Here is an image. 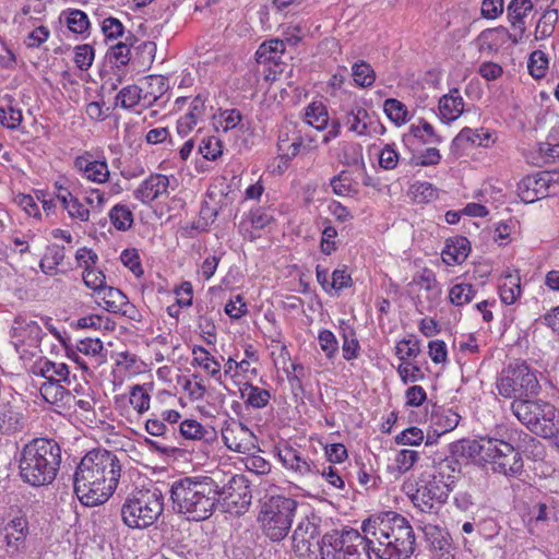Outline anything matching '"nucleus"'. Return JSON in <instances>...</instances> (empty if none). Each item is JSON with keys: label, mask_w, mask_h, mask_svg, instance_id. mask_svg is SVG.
I'll list each match as a JSON object with an SVG mask.
<instances>
[{"label": "nucleus", "mask_w": 559, "mask_h": 559, "mask_svg": "<svg viewBox=\"0 0 559 559\" xmlns=\"http://www.w3.org/2000/svg\"><path fill=\"white\" fill-rule=\"evenodd\" d=\"M499 294L503 304H514L521 295L520 277L518 275L507 274L499 285Z\"/></svg>", "instance_id": "nucleus-41"}, {"label": "nucleus", "mask_w": 559, "mask_h": 559, "mask_svg": "<svg viewBox=\"0 0 559 559\" xmlns=\"http://www.w3.org/2000/svg\"><path fill=\"white\" fill-rule=\"evenodd\" d=\"M414 283L427 293V298L430 301H436L440 297L441 288L431 270L425 269L420 275L414 278Z\"/></svg>", "instance_id": "nucleus-43"}, {"label": "nucleus", "mask_w": 559, "mask_h": 559, "mask_svg": "<svg viewBox=\"0 0 559 559\" xmlns=\"http://www.w3.org/2000/svg\"><path fill=\"white\" fill-rule=\"evenodd\" d=\"M476 290L472 284H455L449 293L450 301L455 306H464L473 300Z\"/></svg>", "instance_id": "nucleus-49"}, {"label": "nucleus", "mask_w": 559, "mask_h": 559, "mask_svg": "<svg viewBox=\"0 0 559 559\" xmlns=\"http://www.w3.org/2000/svg\"><path fill=\"white\" fill-rule=\"evenodd\" d=\"M366 545L356 530L332 531L317 542L321 559H371Z\"/></svg>", "instance_id": "nucleus-8"}, {"label": "nucleus", "mask_w": 559, "mask_h": 559, "mask_svg": "<svg viewBox=\"0 0 559 559\" xmlns=\"http://www.w3.org/2000/svg\"><path fill=\"white\" fill-rule=\"evenodd\" d=\"M219 501L228 508H235L237 513L245 512L251 504V489L243 475H234L224 486L218 485Z\"/></svg>", "instance_id": "nucleus-12"}, {"label": "nucleus", "mask_w": 559, "mask_h": 559, "mask_svg": "<svg viewBox=\"0 0 559 559\" xmlns=\"http://www.w3.org/2000/svg\"><path fill=\"white\" fill-rule=\"evenodd\" d=\"M460 415L452 409H440L431 415V426L438 436L452 431L460 421Z\"/></svg>", "instance_id": "nucleus-33"}, {"label": "nucleus", "mask_w": 559, "mask_h": 559, "mask_svg": "<svg viewBox=\"0 0 559 559\" xmlns=\"http://www.w3.org/2000/svg\"><path fill=\"white\" fill-rule=\"evenodd\" d=\"M395 350L402 362L408 361L409 358H416L419 355V341L416 338H404L396 344Z\"/></svg>", "instance_id": "nucleus-58"}, {"label": "nucleus", "mask_w": 559, "mask_h": 559, "mask_svg": "<svg viewBox=\"0 0 559 559\" xmlns=\"http://www.w3.org/2000/svg\"><path fill=\"white\" fill-rule=\"evenodd\" d=\"M383 109L388 118L395 124L400 126L406 122L408 111L402 102L395 98H388L384 100Z\"/></svg>", "instance_id": "nucleus-51"}, {"label": "nucleus", "mask_w": 559, "mask_h": 559, "mask_svg": "<svg viewBox=\"0 0 559 559\" xmlns=\"http://www.w3.org/2000/svg\"><path fill=\"white\" fill-rule=\"evenodd\" d=\"M133 36L126 38V41L118 43L112 49V57L120 66H126L133 59V50L131 47Z\"/></svg>", "instance_id": "nucleus-62"}, {"label": "nucleus", "mask_w": 559, "mask_h": 559, "mask_svg": "<svg viewBox=\"0 0 559 559\" xmlns=\"http://www.w3.org/2000/svg\"><path fill=\"white\" fill-rule=\"evenodd\" d=\"M121 475L122 463L116 453L94 449L76 466L73 476L74 492L82 504L100 506L114 495Z\"/></svg>", "instance_id": "nucleus-1"}, {"label": "nucleus", "mask_w": 559, "mask_h": 559, "mask_svg": "<svg viewBox=\"0 0 559 559\" xmlns=\"http://www.w3.org/2000/svg\"><path fill=\"white\" fill-rule=\"evenodd\" d=\"M170 500L175 513L188 521L207 520L219 502L218 483L210 476H188L170 485Z\"/></svg>", "instance_id": "nucleus-3"}, {"label": "nucleus", "mask_w": 559, "mask_h": 559, "mask_svg": "<svg viewBox=\"0 0 559 559\" xmlns=\"http://www.w3.org/2000/svg\"><path fill=\"white\" fill-rule=\"evenodd\" d=\"M34 373L45 378L46 382H69V367L63 362H53L45 359L36 362Z\"/></svg>", "instance_id": "nucleus-22"}, {"label": "nucleus", "mask_w": 559, "mask_h": 559, "mask_svg": "<svg viewBox=\"0 0 559 559\" xmlns=\"http://www.w3.org/2000/svg\"><path fill=\"white\" fill-rule=\"evenodd\" d=\"M285 51V41L282 39H271L260 45L255 52L257 61L259 64L275 63Z\"/></svg>", "instance_id": "nucleus-37"}, {"label": "nucleus", "mask_w": 559, "mask_h": 559, "mask_svg": "<svg viewBox=\"0 0 559 559\" xmlns=\"http://www.w3.org/2000/svg\"><path fill=\"white\" fill-rule=\"evenodd\" d=\"M522 38L519 37V31L510 33L506 27L499 26L496 28H488L480 33L478 36L479 50H497L499 46L503 45L507 40L513 44H519Z\"/></svg>", "instance_id": "nucleus-20"}, {"label": "nucleus", "mask_w": 559, "mask_h": 559, "mask_svg": "<svg viewBox=\"0 0 559 559\" xmlns=\"http://www.w3.org/2000/svg\"><path fill=\"white\" fill-rule=\"evenodd\" d=\"M131 47L133 50L132 62L139 67H150L154 62L156 55V44L154 41H140L133 37Z\"/></svg>", "instance_id": "nucleus-36"}, {"label": "nucleus", "mask_w": 559, "mask_h": 559, "mask_svg": "<svg viewBox=\"0 0 559 559\" xmlns=\"http://www.w3.org/2000/svg\"><path fill=\"white\" fill-rule=\"evenodd\" d=\"M222 438L225 445L235 452L247 453L250 450L253 432L236 419L226 421L222 428Z\"/></svg>", "instance_id": "nucleus-16"}, {"label": "nucleus", "mask_w": 559, "mask_h": 559, "mask_svg": "<svg viewBox=\"0 0 559 559\" xmlns=\"http://www.w3.org/2000/svg\"><path fill=\"white\" fill-rule=\"evenodd\" d=\"M471 251V242L466 237L460 236L447 241L442 251V260L448 265L461 264Z\"/></svg>", "instance_id": "nucleus-25"}, {"label": "nucleus", "mask_w": 559, "mask_h": 559, "mask_svg": "<svg viewBox=\"0 0 559 559\" xmlns=\"http://www.w3.org/2000/svg\"><path fill=\"white\" fill-rule=\"evenodd\" d=\"M297 507L295 499L282 495L265 500L258 515L263 534L273 542L283 540L292 528Z\"/></svg>", "instance_id": "nucleus-7"}, {"label": "nucleus", "mask_w": 559, "mask_h": 559, "mask_svg": "<svg viewBox=\"0 0 559 559\" xmlns=\"http://www.w3.org/2000/svg\"><path fill=\"white\" fill-rule=\"evenodd\" d=\"M129 401L133 408L140 414H143L150 408L151 397L146 390L140 384H135L131 388Z\"/></svg>", "instance_id": "nucleus-57"}, {"label": "nucleus", "mask_w": 559, "mask_h": 559, "mask_svg": "<svg viewBox=\"0 0 559 559\" xmlns=\"http://www.w3.org/2000/svg\"><path fill=\"white\" fill-rule=\"evenodd\" d=\"M340 329L342 330V350L344 359L352 360L357 358L360 346L358 340L355 336V331L344 321L341 323Z\"/></svg>", "instance_id": "nucleus-45"}, {"label": "nucleus", "mask_w": 559, "mask_h": 559, "mask_svg": "<svg viewBox=\"0 0 559 559\" xmlns=\"http://www.w3.org/2000/svg\"><path fill=\"white\" fill-rule=\"evenodd\" d=\"M72 219L87 222L90 219V210L78 198L73 197L62 206Z\"/></svg>", "instance_id": "nucleus-64"}, {"label": "nucleus", "mask_w": 559, "mask_h": 559, "mask_svg": "<svg viewBox=\"0 0 559 559\" xmlns=\"http://www.w3.org/2000/svg\"><path fill=\"white\" fill-rule=\"evenodd\" d=\"M533 10L531 0H511L507 8L508 20L513 31H519V37L523 38L525 33V17Z\"/></svg>", "instance_id": "nucleus-24"}, {"label": "nucleus", "mask_w": 559, "mask_h": 559, "mask_svg": "<svg viewBox=\"0 0 559 559\" xmlns=\"http://www.w3.org/2000/svg\"><path fill=\"white\" fill-rule=\"evenodd\" d=\"M24 428V416L11 405L0 408V429L5 433H14Z\"/></svg>", "instance_id": "nucleus-34"}, {"label": "nucleus", "mask_w": 559, "mask_h": 559, "mask_svg": "<svg viewBox=\"0 0 559 559\" xmlns=\"http://www.w3.org/2000/svg\"><path fill=\"white\" fill-rule=\"evenodd\" d=\"M497 388L500 395L518 400L536 396L539 393L540 384L535 370L525 361H515L503 369Z\"/></svg>", "instance_id": "nucleus-9"}, {"label": "nucleus", "mask_w": 559, "mask_h": 559, "mask_svg": "<svg viewBox=\"0 0 559 559\" xmlns=\"http://www.w3.org/2000/svg\"><path fill=\"white\" fill-rule=\"evenodd\" d=\"M492 471L508 477H514L521 474L523 471V459L521 453L516 451V456H502L499 462H496V465H492Z\"/></svg>", "instance_id": "nucleus-42"}, {"label": "nucleus", "mask_w": 559, "mask_h": 559, "mask_svg": "<svg viewBox=\"0 0 559 559\" xmlns=\"http://www.w3.org/2000/svg\"><path fill=\"white\" fill-rule=\"evenodd\" d=\"M491 139V133L484 129L463 128L452 141V150L460 148L464 143H471L478 146H488Z\"/></svg>", "instance_id": "nucleus-28"}, {"label": "nucleus", "mask_w": 559, "mask_h": 559, "mask_svg": "<svg viewBox=\"0 0 559 559\" xmlns=\"http://www.w3.org/2000/svg\"><path fill=\"white\" fill-rule=\"evenodd\" d=\"M457 467L459 463L452 459L440 462L433 474L427 480H423L416 492L412 495L414 506L421 512L428 513L432 511L435 502L443 504L455 487L460 473Z\"/></svg>", "instance_id": "nucleus-6"}, {"label": "nucleus", "mask_w": 559, "mask_h": 559, "mask_svg": "<svg viewBox=\"0 0 559 559\" xmlns=\"http://www.w3.org/2000/svg\"><path fill=\"white\" fill-rule=\"evenodd\" d=\"M169 90L168 78L164 75H151L147 78V90L143 96L150 103L156 102Z\"/></svg>", "instance_id": "nucleus-46"}, {"label": "nucleus", "mask_w": 559, "mask_h": 559, "mask_svg": "<svg viewBox=\"0 0 559 559\" xmlns=\"http://www.w3.org/2000/svg\"><path fill=\"white\" fill-rule=\"evenodd\" d=\"M345 123L348 124L349 131L359 136L370 134V115L364 107L355 106L352 108L346 115Z\"/></svg>", "instance_id": "nucleus-31"}, {"label": "nucleus", "mask_w": 559, "mask_h": 559, "mask_svg": "<svg viewBox=\"0 0 559 559\" xmlns=\"http://www.w3.org/2000/svg\"><path fill=\"white\" fill-rule=\"evenodd\" d=\"M45 333L37 323L27 316H17L12 324V338L16 344H26L29 347H37Z\"/></svg>", "instance_id": "nucleus-17"}, {"label": "nucleus", "mask_w": 559, "mask_h": 559, "mask_svg": "<svg viewBox=\"0 0 559 559\" xmlns=\"http://www.w3.org/2000/svg\"><path fill=\"white\" fill-rule=\"evenodd\" d=\"M164 511V495L157 487L132 491L121 506V520L132 530L152 526Z\"/></svg>", "instance_id": "nucleus-5"}, {"label": "nucleus", "mask_w": 559, "mask_h": 559, "mask_svg": "<svg viewBox=\"0 0 559 559\" xmlns=\"http://www.w3.org/2000/svg\"><path fill=\"white\" fill-rule=\"evenodd\" d=\"M418 460V452L414 450H402L400 451L394 460V465L391 466L397 474H404L408 472Z\"/></svg>", "instance_id": "nucleus-56"}, {"label": "nucleus", "mask_w": 559, "mask_h": 559, "mask_svg": "<svg viewBox=\"0 0 559 559\" xmlns=\"http://www.w3.org/2000/svg\"><path fill=\"white\" fill-rule=\"evenodd\" d=\"M368 554L378 559H408L415 551V533L408 520L394 511L370 515L361 524Z\"/></svg>", "instance_id": "nucleus-2"}, {"label": "nucleus", "mask_w": 559, "mask_h": 559, "mask_svg": "<svg viewBox=\"0 0 559 559\" xmlns=\"http://www.w3.org/2000/svg\"><path fill=\"white\" fill-rule=\"evenodd\" d=\"M282 465L298 477L311 479L319 475L320 467L298 449L285 444L276 449Z\"/></svg>", "instance_id": "nucleus-13"}, {"label": "nucleus", "mask_w": 559, "mask_h": 559, "mask_svg": "<svg viewBox=\"0 0 559 559\" xmlns=\"http://www.w3.org/2000/svg\"><path fill=\"white\" fill-rule=\"evenodd\" d=\"M511 409L518 420L534 433L535 411L537 409L536 400L528 397L514 400L511 404Z\"/></svg>", "instance_id": "nucleus-29"}, {"label": "nucleus", "mask_w": 559, "mask_h": 559, "mask_svg": "<svg viewBox=\"0 0 559 559\" xmlns=\"http://www.w3.org/2000/svg\"><path fill=\"white\" fill-rule=\"evenodd\" d=\"M199 152L204 158L215 160L223 154V143L214 135L203 138L199 145Z\"/></svg>", "instance_id": "nucleus-53"}, {"label": "nucleus", "mask_w": 559, "mask_h": 559, "mask_svg": "<svg viewBox=\"0 0 559 559\" xmlns=\"http://www.w3.org/2000/svg\"><path fill=\"white\" fill-rule=\"evenodd\" d=\"M313 140L311 138L306 142L302 135H297L293 142L288 145V148H285V144H287L286 140L277 141V151L280 152V157L285 159L286 162L296 157L299 153H309L314 148Z\"/></svg>", "instance_id": "nucleus-32"}, {"label": "nucleus", "mask_w": 559, "mask_h": 559, "mask_svg": "<svg viewBox=\"0 0 559 559\" xmlns=\"http://www.w3.org/2000/svg\"><path fill=\"white\" fill-rule=\"evenodd\" d=\"M321 518L311 513L302 518L293 532V547L299 556L306 557L313 554V548H318L317 542L321 534Z\"/></svg>", "instance_id": "nucleus-11"}, {"label": "nucleus", "mask_w": 559, "mask_h": 559, "mask_svg": "<svg viewBox=\"0 0 559 559\" xmlns=\"http://www.w3.org/2000/svg\"><path fill=\"white\" fill-rule=\"evenodd\" d=\"M28 533L27 521L24 518H15L5 526V543L12 550H17L24 543Z\"/></svg>", "instance_id": "nucleus-30"}, {"label": "nucleus", "mask_w": 559, "mask_h": 559, "mask_svg": "<svg viewBox=\"0 0 559 559\" xmlns=\"http://www.w3.org/2000/svg\"><path fill=\"white\" fill-rule=\"evenodd\" d=\"M305 119L309 126L317 130H323L329 122L328 110L322 103H311L306 108Z\"/></svg>", "instance_id": "nucleus-44"}, {"label": "nucleus", "mask_w": 559, "mask_h": 559, "mask_svg": "<svg viewBox=\"0 0 559 559\" xmlns=\"http://www.w3.org/2000/svg\"><path fill=\"white\" fill-rule=\"evenodd\" d=\"M352 75L355 83L361 87L371 86L376 80V73L372 67L365 61H359L353 64Z\"/></svg>", "instance_id": "nucleus-48"}, {"label": "nucleus", "mask_w": 559, "mask_h": 559, "mask_svg": "<svg viewBox=\"0 0 559 559\" xmlns=\"http://www.w3.org/2000/svg\"><path fill=\"white\" fill-rule=\"evenodd\" d=\"M179 431L185 439L200 440L212 443L216 440V430L211 426H203L195 419H186L180 424Z\"/></svg>", "instance_id": "nucleus-26"}, {"label": "nucleus", "mask_w": 559, "mask_h": 559, "mask_svg": "<svg viewBox=\"0 0 559 559\" xmlns=\"http://www.w3.org/2000/svg\"><path fill=\"white\" fill-rule=\"evenodd\" d=\"M455 452L463 455L475 456L485 464L496 465L502 456H516L514 447L501 439L483 437L479 440H462L455 445Z\"/></svg>", "instance_id": "nucleus-10"}, {"label": "nucleus", "mask_w": 559, "mask_h": 559, "mask_svg": "<svg viewBox=\"0 0 559 559\" xmlns=\"http://www.w3.org/2000/svg\"><path fill=\"white\" fill-rule=\"evenodd\" d=\"M104 304V308L114 313H122L129 318H133L129 313V308H132L128 297L118 288L105 286L100 293L97 294Z\"/></svg>", "instance_id": "nucleus-21"}, {"label": "nucleus", "mask_w": 559, "mask_h": 559, "mask_svg": "<svg viewBox=\"0 0 559 559\" xmlns=\"http://www.w3.org/2000/svg\"><path fill=\"white\" fill-rule=\"evenodd\" d=\"M241 399L246 400V403L254 408H263L267 405L271 394L267 390L245 383L243 388L240 389Z\"/></svg>", "instance_id": "nucleus-40"}, {"label": "nucleus", "mask_w": 559, "mask_h": 559, "mask_svg": "<svg viewBox=\"0 0 559 559\" xmlns=\"http://www.w3.org/2000/svg\"><path fill=\"white\" fill-rule=\"evenodd\" d=\"M169 179L162 174H152L134 190L133 195L144 204H150L154 200L167 194Z\"/></svg>", "instance_id": "nucleus-18"}, {"label": "nucleus", "mask_w": 559, "mask_h": 559, "mask_svg": "<svg viewBox=\"0 0 559 559\" xmlns=\"http://www.w3.org/2000/svg\"><path fill=\"white\" fill-rule=\"evenodd\" d=\"M193 360L192 365L202 367L212 378L221 379V365L219 362L206 350L204 347L195 345L192 348Z\"/></svg>", "instance_id": "nucleus-35"}, {"label": "nucleus", "mask_w": 559, "mask_h": 559, "mask_svg": "<svg viewBox=\"0 0 559 559\" xmlns=\"http://www.w3.org/2000/svg\"><path fill=\"white\" fill-rule=\"evenodd\" d=\"M272 222L273 216L265 209L259 207L239 223L238 229L245 239L252 242L259 237L255 230L265 228Z\"/></svg>", "instance_id": "nucleus-19"}, {"label": "nucleus", "mask_w": 559, "mask_h": 559, "mask_svg": "<svg viewBox=\"0 0 559 559\" xmlns=\"http://www.w3.org/2000/svg\"><path fill=\"white\" fill-rule=\"evenodd\" d=\"M74 165L91 181L103 183L109 177L106 162L91 160L85 156H79L75 158Z\"/></svg>", "instance_id": "nucleus-23"}, {"label": "nucleus", "mask_w": 559, "mask_h": 559, "mask_svg": "<svg viewBox=\"0 0 559 559\" xmlns=\"http://www.w3.org/2000/svg\"><path fill=\"white\" fill-rule=\"evenodd\" d=\"M413 139H419L424 144L441 142V138L435 132L433 127L424 119H420L419 124H412L409 127V132L404 135L403 141L412 143Z\"/></svg>", "instance_id": "nucleus-38"}, {"label": "nucleus", "mask_w": 559, "mask_h": 559, "mask_svg": "<svg viewBox=\"0 0 559 559\" xmlns=\"http://www.w3.org/2000/svg\"><path fill=\"white\" fill-rule=\"evenodd\" d=\"M397 373L404 384L417 382L425 378L421 368L409 361H404L397 367Z\"/></svg>", "instance_id": "nucleus-59"}, {"label": "nucleus", "mask_w": 559, "mask_h": 559, "mask_svg": "<svg viewBox=\"0 0 559 559\" xmlns=\"http://www.w3.org/2000/svg\"><path fill=\"white\" fill-rule=\"evenodd\" d=\"M61 447L49 438H35L20 453L19 468L22 479L40 487L51 484L61 464Z\"/></svg>", "instance_id": "nucleus-4"}, {"label": "nucleus", "mask_w": 559, "mask_h": 559, "mask_svg": "<svg viewBox=\"0 0 559 559\" xmlns=\"http://www.w3.org/2000/svg\"><path fill=\"white\" fill-rule=\"evenodd\" d=\"M551 191V177L544 171L525 176L518 185V193L525 203L549 195Z\"/></svg>", "instance_id": "nucleus-14"}, {"label": "nucleus", "mask_w": 559, "mask_h": 559, "mask_svg": "<svg viewBox=\"0 0 559 559\" xmlns=\"http://www.w3.org/2000/svg\"><path fill=\"white\" fill-rule=\"evenodd\" d=\"M68 28L75 34H83L88 29L90 20L87 15L78 9L63 12Z\"/></svg>", "instance_id": "nucleus-50"}, {"label": "nucleus", "mask_w": 559, "mask_h": 559, "mask_svg": "<svg viewBox=\"0 0 559 559\" xmlns=\"http://www.w3.org/2000/svg\"><path fill=\"white\" fill-rule=\"evenodd\" d=\"M83 282L84 284L95 290L97 294L102 292V289L106 286V277L104 273L99 270H96L94 266L87 267L83 271Z\"/></svg>", "instance_id": "nucleus-60"}, {"label": "nucleus", "mask_w": 559, "mask_h": 559, "mask_svg": "<svg viewBox=\"0 0 559 559\" xmlns=\"http://www.w3.org/2000/svg\"><path fill=\"white\" fill-rule=\"evenodd\" d=\"M109 217L118 230H128L133 224V214L127 205H115L109 212Z\"/></svg>", "instance_id": "nucleus-47"}, {"label": "nucleus", "mask_w": 559, "mask_h": 559, "mask_svg": "<svg viewBox=\"0 0 559 559\" xmlns=\"http://www.w3.org/2000/svg\"><path fill=\"white\" fill-rule=\"evenodd\" d=\"M527 68L530 74L535 79H542L548 68V59L542 50H535L531 53Z\"/></svg>", "instance_id": "nucleus-55"}, {"label": "nucleus", "mask_w": 559, "mask_h": 559, "mask_svg": "<svg viewBox=\"0 0 559 559\" xmlns=\"http://www.w3.org/2000/svg\"><path fill=\"white\" fill-rule=\"evenodd\" d=\"M319 345L328 359H333L338 352V342L330 330H322L318 336Z\"/></svg>", "instance_id": "nucleus-61"}, {"label": "nucleus", "mask_w": 559, "mask_h": 559, "mask_svg": "<svg viewBox=\"0 0 559 559\" xmlns=\"http://www.w3.org/2000/svg\"><path fill=\"white\" fill-rule=\"evenodd\" d=\"M534 433L542 438L559 435V411L548 402L536 400Z\"/></svg>", "instance_id": "nucleus-15"}, {"label": "nucleus", "mask_w": 559, "mask_h": 559, "mask_svg": "<svg viewBox=\"0 0 559 559\" xmlns=\"http://www.w3.org/2000/svg\"><path fill=\"white\" fill-rule=\"evenodd\" d=\"M60 383L61 382H45L40 385L39 392L46 402L57 404L63 400L66 394H69Z\"/></svg>", "instance_id": "nucleus-54"}, {"label": "nucleus", "mask_w": 559, "mask_h": 559, "mask_svg": "<svg viewBox=\"0 0 559 559\" xmlns=\"http://www.w3.org/2000/svg\"><path fill=\"white\" fill-rule=\"evenodd\" d=\"M23 119L22 111L13 106L0 107V123L11 130L17 129Z\"/></svg>", "instance_id": "nucleus-63"}, {"label": "nucleus", "mask_w": 559, "mask_h": 559, "mask_svg": "<svg viewBox=\"0 0 559 559\" xmlns=\"http://www.w3.org/2000/svg\"><path fill=\"white\" fill-rule=\"evenodd\" d=\"M439 110L442 118L448 121H453L462 115L464 100L457 88L451 90L449 94L440 98Z\"/></svg>", "instance_id": "nucleus-27"}, {"label": "nucleus", "mask_w": 559, "mask_h": 559, "mask_svg": "<svg viewBox=\"0 0 559 559\" xmlns=\"http://www.w3.org/2000/svg\"><path fill=\"white\" fill-rule=\"evenodd\" d=\"M66 257L64 247L58 245L48 246L43 255L39 267L47 275L56 274L58 265H60Z\"/></svg>", "instance_id": "nucleus-39"}, {"label": "nucleus", "mask_w": 559, "mask_h": 559, "mask_svg": "<svg viewBox=\"0 0 559 559\" xmlns=\"http://www.w3.org/2000/svg\"><path fill=\"white\" fill-rule=\"evenodd\" d=\"M141 92V88H139L136 85H128L123 87L116 96V104L126 109L133 108L143 97Z\"/></svg>", "instance_id": "nucleus-52"}]
</instances>
